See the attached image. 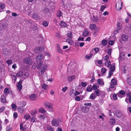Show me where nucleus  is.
Returning a JSON list of instances; mask_svg holds the SVG:
<instances>
[{
	"mask_svg": "<svg viewBox=\"0 0 131 131\" xmlns=\"http://www.w3.org/2000/svg\"><path fill=\"white\" fill-rule=\"evenodd\" d=\"M80 98L79 96H77L75 97V100L77 101H79L80 100Z\"/></svg>",
	"mask_w": 131,
	"mask_h": 131,
	"instance_id": "nucleus-60",
	"label": "nucleus"
},
{
	"mask_svg": "<svg viewBox=\"0 0 131 131\" xmlns=\"http://www.w3.org/2000/svg\"><path fill=\"white\" fill-rule=\"evenodd\" d=\"M1 102L4 103H6L7 102L5 97L3 95H2L1 97Z\"/></svg>",
	"mask_w": 131,
	"mask_h": 131,
	"instance_id": "nucleus-16",
	"label": "nucleus"
},
{
	"mask_svg": "<svg viewBox=\"0 0 131 131\" xmlns=\"http://www.w3.org/2000/svg\"><path fill=\"white\" fill-rule=\"evenodd\" d=\"M30 117V116L29 114H26L24 116V118L26 120L29 119Z\"/></svg>",
	"mask_w": 131,
	"mask_h": 131,
	"instance_id": "nucleus-25",
	"label": "nucleus"
},
{
	"mask_svg": "<svg viewBox=\"0 0 131 131\" xmlns=\"http://www.w3.org/2000/svg\"><path fill=\"white\" fill-rule=\"evenodd\" d=\"M47 128L50 131H53V128L49 126H48L47 127Z\"/></svg>",
	"mask_w": 131,
	"mask_h": 131,
	"instance_id": "nucleus-48",
	"label": "nucleus"
},
{
	"mask_svg": "<svg viewBox=\"0 0 131 131\" xmlns=\"http://www.w3.org/2000/svg\"><path fill=\"white\" fill-rule=\"evenodd\" d=\"M42 62L40 61L37 67L38 69H39L38 71V74L39 76H41L45 72L46 69L47 67V65L42 64Z\"/></svg>",
	"mask_w": 131,
	"mask_h": 131,
	"instance_id": "nucleus-1",
	"label": "nucleus"
},
{
	"mask_svg": "<svg viewBox=\"0 0 131 131\" xmlns=\"http://www.w3.org/2000/svg\"><path fill=\"white\" fill-rule=\"evenodd\" d=\"M112 49H111L110 48V49H109L107 51V52H108V53L109 54V55H111V52H112Z\"/></svg>",
	"mask_w": 131,
	"mask_h": 131,
	"instance_id": "nucleus-59",
	"label": "nucleus"
},
{
	"mask_svg": "<svg viewBox=\"0 0 131 131\" xmlns=\"http://www.w3.org/2000/svg\"><path fill=\"white\" fill-rule=\"evenodd\" d=\"M45 116L43 115H41L39 116V118L41 120L44 119L45 118Z\"/></svg>",
	"mask_w": 131,
	"mask_h": 131,
	"instance_id": "nucleus-63",
	"label": "nucleus"
},
{
	"mask_svg": "<svg viewBox=\"0 0 131 131\" xmlns=\"http://www.w3.org/2000/svg\"><path fill=\"white\" fill-rule=\"evenodd\" d=\"M96 27V25L94 24H90L89 28L91 30H95Z\"/></svg>",
	"mask_w": 131,
	"mask_h": 131,
	"instance_id": "nucleus-12",
	"label": "nucleus"
},
{
	"mask_svg": "<svg viewBox=\"0 0 131 131\" xmlns=\"http://www.w3.org/2000/svg\"><path fill=\"white\" fill-rule=\"evenodd\" d=\"M89 32L86 30H85L82 34V35L84 37H86L89 35Z\"/></svg>",
	"mask_w": 131,
	"mask_h": 131,
	"instance_id": "nucleus-13",
	"label": "nucleus"
},
{
	"mask_svg": "<svg viewBox=\"0 0 131 131\" xmlns=\"http://www.w3.org/2000/svg\"><path fill=\"white\" fill-rule=\"evenodd\" d=\"M66 42L68 43L70 45H72L73 44V41L70 39H67L66 40Z\"/></svg>",
	"mask_w": 131,
	"mask_h": 131,
	"instance_id": "nucleus-19",
	"label": "nucleus"
},
{
	"mask_svg": "<svg viewBox=\"0 0 131 131\" xmlns=\"http://www.w3.org/2000/svg\"><path fill=\"white\" fill-rule=\"evenodd\" d=\"M128 39V37L125 35H123L122 36V40L125 41H126Z\"/></svg>",
	"mask_w": 131,
	"mask_h": 131,
	"instance_id": "nucleus-14",
	"label": "nucleus"
},
{
	"mask_svg": "<svg viewBox=\"0 0 131 131\" xmlns=\"http://www.w3.org/2000/svg\"><path fill=\"white\" fill-rule=\"evenodd\" d=\"M109 44L111 45H112L114 43V41L113 40H110L109 42Z\"/></svg>",
	"mask_w": 131,
	"mask_h": 131,
	"instance_id": "nucleus-62",
	"label": "nucleus"
},
{
	"mask_svg": "<svg viewBox=\"0 0 131 131\" xmlns=\"http://www.w3.org/2000/svg\"><path fill=\"white\" fill-rule=\"evenodd\" d=\"M62 13L60 11H58L57 14V16L59 18H60L62 16Z\"/></svg>",
	"mask_w": 131,
	"mask_h": 131,
	"instance_id": "nucleus-24",
	"label": "nucleus"
},
{
	"mask_svg": "<svg viewBox=\"0 0 131 131\" xmlns=\"http://www.w3.org/2000/svg\"><path fill=\"white\" fill-rule=\"evenodd\" d=\"M37 96L36 95L34 94H32L29 97V99L32 101H34L35 100Z\"/></svg>",
	"mask_w": 131,
	"mask_h": 131,
	"instance_id": "nucleus-11",
	"label": "nucleus"
},
{
	"mask_svg": "<svg viewBox=\"0 0 131 131\" xmlns=\"http://www.w3.org/2000/svg\"><path fill=\"white\" fill-rule=\"evenodd\" d=\"M96 97V96L95 93H93L90 95L89 98L90 99L94 100Z\"/></svg>",
	"mask_w": 131,
	"mask_h": 131,
	"instance_id": "nucleus-15",
	"label": "nucleus"
},
{
	"mask_svg": "<svg viewBox=\"0 0 131 131\" xmlns=\"http://www.w3.org/2000/svg\"><path fill=\"white\" fill-rule=\"evenodd\" d=\"M97 82L100 85H103L104 83L103 80L102 79H98Z\"/></svg>",
	"mask_w": 131,
	"mask_h": 131,
	"instance_id": "nucleus-20",
	"label": "nucleus"
},
{
	"mask_svg": "<svg viewBox=\"0 0 131 131\" xmlns=\"http://www.w3.org/2000/svg\"><path fill=\"white\" fill-rule=\"evenodd\" d=\"M127 95L128 96V98H126L125 99L126 102L127 103H128V100L130 103H131V93L128 92L127 94Z\"/></svg>",
	"mask_w": 131,
	"mask_h": 131,
	"instance_id": "nucleus-7",
	"label": "nucleus"
},
{
	"mask_svg": "<svg viewBox=\"0 0 131 131\" xmlns=\"http://www.w3.org/2000/svg\"><path fill=\"white\" fill-rule=\"evenodd\" d=\"M16 79V77L15 76L13 75L12 77V80L14 83H15V82Z\"/></svg>",
	"mask_w": 131,
	"mask_h": 131,
	"instance_id": "nucleus-52",
	"label": "nucleus"
},
{
	"mask_svg": "<svg viewBox=\"0 0 131 131\" xmlns=\"http://www.w3.org/2000/svg\"><path fill=\"white\" fill-rule=\"evenodd\" d=\"M124 52H121L119 54V58L122 59L124 58Z\"/></svg>",
	"mask_w": 131,
	"mask_h": 131,
	"instance_id": "nucleus-32",
	"label": "nucleus"
},
{
	"mask_svg": "<svg viewBox=\"0 0 131 131\" xmlns=\"http://www.w3.org/2000/svg\"><path fill=\"white\" fill-rule=\"evenodd\" d=\"M92 90V88L89 86H88L86 88V91L88 92H91Z\"/></svg>",
	"mask_w": 131,
	"mask_h": 131,
	"instance_id": "nucleus-46",
	"label": "nucleus"
},
{
	"mask_svg": "<svg viewBox=\"0 0 131 131\" xmlns=\"http://www.w3.org/2000/svg\"><path fill=\"white\" fill-rule=\"evenodd\" d=\"M99 19L96 16H94L93 17V20L94 22H96L99 20Z\"/></svg>",
	"mask_w": 131,
	"mask_h": 131,
	"instance_id": "nucleus-45",
	"label": "nucleus"
},
{
	"mask_svg": "<svg viewBox=\"0 0 131 131\" xmlns=\"http://www.w3.org/2000/svg\"><path fill=\"white\" fill-rule=\"evenodd\" d=\"M42 24L45 27H47L48 25V22L46 21H43V22Z\"/></svg>",
	"mask_w": 131,
	"mask_h": 131,
	"instance_id": "nucleus-50",
	"label": "nucleus"
},
{
	"mask_svg": "<svg viewBox=\"0 0 131 131\" xmlns=\"http://www.w3.org/2000/svg\"><path fill=\"white\" fill-rule=\"evenodd\" d=\"M116 82V81L115 79H113L111 80V82L110 83L113 84L114 85H116L117 84Z\"/></svg>",
	"mask_w": 131,
	"mask_h": 131,
	"instance_id": "nucleus-27",
	"label": "nucleus"
},
{
	"mask_svg": "<svg viewBox=\"0 0 131 131\" xmlns=\"http://www.w3.org/2000/svg\"><path fill=\"white\" fill-rule=\"evenodd\" d=\"M106 69L104 68H102L101 70V72L103 73H104L106 72Z\"/></svg>",
	"mask_w": 131,
	"mask_h": 131,
	"instance_id": "nucleus-61",
	"label": "nucleus"
},
{
	"mask_svg": "<svg viewBox=\"0 0 131 131\" xmlns=\"http://www.w3.org/2000/svg\"><path fill=\"white\" fill-rule=\"evenodd\" d=\"M109 59V57L107 55H106L105 56L103 57L102 59L103 61H106L108 60Z\"/></svg>",
	"mask_w": 131,
	"mask_h": 131,
	"instance_id": "nucleus-36",
	"label": "nucleus"
},
{
	"mask_svg": "<svg viewBox=\"0 0 131 131\" xmlns=\"http://www.w3.org/2000/svg\"><path fill=\"white\" fill-rule=\"evenodd\" d=\"M60 25L62 27H65L67 26V24L65 22L61 21L60 24Z\"/></svg>",
	"mask_w": 131,
	"mask_h": 131,
	"instance_id": "nucleus-22",
	"label": "nucleus"
},
{
	"mask_svg": "<svg viewBox=\"0 0 131 131\" xmlns=\"http://www.w3.org/2000/svg\"><path fill=\"white\" fill-rule=\"evenodd\" d=\"M38 111L39 112L42 113H44L46 112V111L43 108H39L38 110Z\"/></svg>",
	"mask_w": 131,
	"mask_h": 131,
	"instance_id": "nucleus-26",
	"label": "nucleus"
},
{
	"mask_svg": "<svg viewBox=\"0 0 131 131\" xmlns=\"http://www.w3.org/2000/svg\"><path fill=\"white\" fill-rule=\"evenodd\" d=\"M43 58V56L42 54H40L37 56L36 58V60L37 61L41 60Z\"/></svg>",
	"mask_w": 131,
	"mask_h": 131,
	"instance_id": "nucleus-9",
	"label": "nucleus"
},
{
	"mask_svg": "<svg viewBox=\"0 0 131 131\" xmlns=\"http://www.w3.org/2000/svg\"><path fill=\"white\" fill-rule=\"evenodd\" d=\"M119 94L122 95H124L125 94V92L123 90H121L119 91Z\"/></svg>",
	"mask_w": 131,
	"mask_h": 131,
	"instance_id": "nucleus-58",
	"label": "nucleus"
},
{
	"mask_svg": "<svg viewBox=\"0 0 131 131\" xmlns=\"http://www.w3.org/2000/svg\"><path fill=\"white\" fill-rule=\"evenodd\" d=\"M44 47L43 46H42L40 47H38L34 49V51L36 53H39L42 50H44Z\"/></svg>",
	"mask_w": 131,
	"mask_h": 131,
	"instance_id": "nucleus-6",
	"label": "nucleus"
},
{
	"mask_svg": "<svg viewBox=\"0 0 131 131\" xmlns=\"http://www.w3.org/2000/svg\"><path fill=\"white\" fill-rule=\"evenodd\" d=\"M11 106L12 109L13 110H15L16 108V105L14 103H12V104Z\"/></svg>",
	"mask_w": 131,
	"mask_h": 131,
	"instance_id": "nucleus-43",
	"label": "nucleus"
},
{
	"mask_svg": "<svg viewBox=\"0 0 131 131\" xmlns=\"http://www.w3.org/2000/svg\"><path fill=\"white\" fill-rule=\"evenodd\" d=\"M42 88L45 90H47L48 88V86L47 85L44 84L42 86Z\"/></svg>",
	"mask_w": 131,
	"mask_h": 131,
	"instance_id": "nucleus-33",
	"label": "nucleus"
},
{
	"mask_svg": "<svg viewBox=\"0 0 131 131\" xmlns=\"http://www.w3.org/2000/svg\"><path fill=\"white\" fill-rule=\"evenodd\" d=\"M5 108V107L3 106L0 108V113L3 112Z\"/></svg>",
	"mask_w": 131,
	"mask_h": 131,
	"instance_id": "nucleus-56",
	"label": "nucleus"
},
{
	"mask_svg": "<svg viewBox=\"0 0 131 131\" xmlns=\"http://www.w3.org/2000/svg\"><path fill=\"white\" fill-rule=\"evenodd\" d=\"M115 67L114 65L112 64L110 68V70L109 71L108 78H110L113 75V72L115 70Z\"/></svg>",
	"mask_w": 131,
	"mask_h": 131,
	"instance_id": "nucleus-5",
	"label": "nucleus"
},
{
	"mask_svg": "<svg viewBox=\"0 0 131 131\" xmlns=\"http://www.w3.org/2000/svg\"><path fill=\"white\" fill-rule=\"evenodd\" d=\"M32 17L34 19L36 20H38V19H39V16L37 13H35L33 14Z\"/></svg>",
	"mask_w": 131,
	"mask_h": 131,
	"instance_id": "nucleus-18",
	"label": "nucleus"
},
{
	"mask_svg": "<svg viewBox=\"0 0 131 131\" xmlns=\"http://www.w3.org/2000/svg\"><path fill=\"white\" fill-rule=\"evenodd\" d=\"M23 74L21 71L19 72L16 74V76L18 77H21L22 76H23Z\"/></svg>",
	"mask_w": 131,
	"mask_h": 131,
	"instance_id": "nucleus-34",
	"label": "nucleus"
},
{
	"mask_svg": "<svg viewBox=\"0 0 131 131\" xmlns=\"http://www.w3.org/2000/svg\"><path fill=\"white\" fill-rule=\"evenodd\" d=\"M6 62L8 65H10L13 63L12 60H7L6 61Z\"/></svg>",
	"mask_w": 131,
	"mask_h": 131,
	"instance_id": "nucleus-40",
	"label": "nucleus"
},
{
	"mask_svg": "<svg viewBox=\"0 0 131 131\" xmlns=\"http://www.w3.org/2000/svg\"><path fill=\"white\" fill-rule=\"evenodd\" d=\"M46 108L48 110V111L50 112H52L53 111L52 105L51 104Z\"/></svg>",
	"mask_w": 131,
	"mask_h": 131,
	"instance_id": "nucleus-23",
	"label": "nucleus"
},
{
	"mask_svg": "<svg viewBox=\"0 0 131 131\" xmlns=\"http://www.w3.org/2000/svg\"><path fill=\"white\" fill-rule=\"evenodd\" d=\"M68 88L67 86H65L64 88H63L62 90L63 91V92H64L66 91L68 89Z\"/></svg>",
	"mask_w": 131,
	"mask_h": 131,
	"instance_id": "nucleus-54",
	"label": "nucleus"
},
{
	"mask_svg": "<svg viewBox=\"0 0 131 131\" xmlns=\"http://www.w3.org/2000/svg\"><path fill=\"white\" fill-rule=\"evenodd\" d=\"M127 83L129 85H131V77L129 78H128Z\"/></svg>",
	"mask_w": 131,
	"mask_h": 131,
	"instance_id": "nucleus-57",
	"label": "nucleus"
},
{
	"mask_svg": "<svg viewBox=\"0 0 131 131\" xmlns=\"http://www.w3.org/2000/svg\"><path fill=\"white\" fill-rule=\"evenodd\" d=\"M11 127L10 126H8L6 128V131H11Z\"/></svg>",
	"mask_w": 131,
	"mask_h": 131,
	"instance_id": "nucleus-53",
	"label": "nucleus"
},
{
	"mask_svg": "<svg viewBox=\"0 0 131 131\" xmlns=\"http://www.w3.org/2000/svg\"><path fill=\"white\" fill-rule=\"evenodd\" d=\"M93 54L88 55L85 56V58L87 59H90L92 57Z\"/></svg>",
	"mask_w": 131,
	"mask_h": 131,
	"instance_id": "nucleus-41",
	"label": "nucleus"
},
{
	"mask_svg": "<svg viewBox=\"0 0 131 131\" xmlns=\"http://www.w3.org/2000/svg\"><path fill=\"white\" fill-rule=\"evenodd\" d=\"M95 94L96 96H98L99 95L101 91H100L98 89L96 90L95 91Z\"/></svg>",
	"mask_w": 131,
	"mask_h": 131,
	"instance_id": "nucleus-29",
	"label": "nucleus"
},
{
	"mask_svg": "<svg viewBox=\"0 0 131 131\" xmlns=\"http://www.w3.org/2000/svg\"><path fill=\"white\" fill-rule=\"evenodd\" d=\"M60 120L58 119H53L51 121V124L52 126L56 127L58 126L59 124Z\"/></svg>",
	"mask_w": 131,
	"mask_h": 131,
	"instance_id": "nucleus-4",
	"label": "nucleus"
},
{
	"mask_svg": "<svg viewBox=\"0 0 131 131\" xmlns=\"http://www.w3.org/2000/svg\"><path fill=\"white\" fill-rule=\"evenodd\" d=\"M82 110L85 113H87L88 109L86 107H83L82 108Z\"/></svg>",
	"mask_w": 131,
	"mask_h": 131,
	"instance_id": "nucleus-38",
	"label": "nucleus"
},
{
	"mask_svg": "<svg viewBox=\"0 0 131 131\" xmlns=\"http://www.w3.org/2000/svg\"><path fill=\"white\" fill-rule=\"evenodd\" d=\"M29 76L28 74H23L22 77L25 78H27Z\"/></svg>",
	"mask_w": 131,
	"mask_h": 131,
	"instance_id": "nucleus-55",
	"label": "nucleus"
},
{
	"mask_svg": "<svg viewBox=\"0 0 131 131\" xmlns=\"http://www.w3.org/2000/svg\"><path fill=\"white\" fill-rule=\"evenodd\" d=\"M9 53L8 50L6 49H4L3 50V53L5 55H7Z\"/></svg>",
	"mask_w": 131,
	"mask_h": 131,
	"instance_id": "nucleus-30",
	"label": "nucleus"
},
{
	"mask_svg": "<svg viewBox=\"0 0 131 131\" xmlns=\"http://www.w3.org/2000/svg\"><path fill=\"white\" fill-rule=\"evenodd\" d=\"M105 65L107 67H109V66L111 65V63L110 61H107L105 62Z\"/></svg>",
	"mask_w": 131,
	"mask_h": 131,
	"instance_id": "nucleus-42",
	"label": "nucleus"
},
{
	"mask_svg": "<svg viewBox=\"0 0 131 131\" xmlns=\"http://www.w3.org/2000/svg\"><path fill=\"white\" fill-rule=\"evenodd\" d=\"M17 88L18 90H20L22 89V86L21 83L20 81H19L17 85Z\"/></svg>",
	"mask_w": 131,
	"mask_h": 131,
	"instance_id": "nucleus-21",
	"label": "nucleus"
},
{
	"mask_svg": "<svg viewBox=\"0 0 131 131\" xmlns=\"http://www.w3.org/2000/svg\"><path fill=\"white\" fill-rule=\"evenodd\" d=\"M75 77L74 76H72L69 77L68 78V79L69 81L71 82L72 80L74 79Z\"/></svg>",
	"mask_w": 131,
	"mask_h": 131,
	"instance_id": "nucleus-28",
	"label": "nucleus"
},
{
	"mask_svg": "<svg viewBox=\"0 0 131 131\" xmlns=\"http://www.w3.org/2000/svg\"><path fill=\"white\" fill-rule=\"evenodd\" d=\"M37 112V110L36 109H34L31 111L30 114L32 116H34L35 115Z\"/></svg>",
	"mask_w": 131,
	"mask_h": 131,
	"instance_id": "nucleus-17",
	"label": "nucleus"
},
{
	"mask_svg": "<svg viewBox=\"0 0 131 131\" xmlns=\"http://www.w3.org/2000/svg\"><path fill=\"white\" fill-rule=\"evenodd\" d=\"M107 43V41L105 40H103L102 41V44L104 46H106Z\"/></svg>",
	"mask_w": 131,
	"mask_h": 131,
	"instance_id": "nucleus-44",
	"label": "nucleus"
},
{
	"mask_svg": "<svg viewBox=\"0 0 131 131\" xmlns=\"http://www.w3.org/2000/svg\"><path fill=\"white\" fill-rule=\"evenodd\" d=\"M123 2L119 1L117 2L116 4V9L117 11H119L122 9Z\"/></svg>",
	"mask_w": 131,
	"mask_h": 131,
	"instance_id": "nucleus-2",
	"label": "nucleus"
},
{
	"mask_svg": "<svg viewBox=\"0 0 131 131\" xmlns=\"http://www.w3.org/2000/svg\"><path fill=\"white\" fill-rule=\"evenodd\" d=\"M110 86L109 87V90L110 91H113L115 90L116 87L115 86L116 85L110 83Z\"/></svg>",
	"mask_w": 131,
	"mask_h": 131,
	"instance_id": "nucleus-10",
	"label": "nucleus"
},
{
	"mask_svg": "<svg viewBox=\"0 0 131 131\" xmlns=\"http://www.w3.org/2000/svg\"><path fill=\"white\" fill-rule=\"evenodd\" d=\"M23 61L25 63L30 65H31L32 63V59L28 57L25 58L24 59Z\"/></svg>",
	"mask_w": 131,
	"mask_h": 131,
	"instance_id": "nucleus-3",
	"label": "nucleus"
},
{
	"mask_svg": "<svg viewBox=\"0 0 131 131\" xmlns=\"http://www.w3.org/2000/svg\"><path fill=\"white\" fill-rule=\"evenodd\" d=\"M26 103L25 102L23 101L20 102L21 106L22 107L25 106L26 105Z\"/></svg>",
	"mask_w": 131,
	"mask_h": 131,
	"instance_id": "nucleus-47",
	"label": "nucleus"
},
{
	"mask_svg": "<svg viewBox=\"0 0 131 131\" xmlns=\"http://www.w3.org/2000/svg\"><path fill=\"white\" fill-rule=\"evenodd\" d=\"M110 122L111 124H113L115 122V121L114 118H112L110 119Z\"/></svg>",
	"mask_w": 131,
	"mask_h": 131,
	"instance_id": "nucleus-37",
	"label": "nucleus"
},
{
	"mask_svg": "<svg viewBox=\"0 0 131 131\" xmlns=\"http://www.w3.org/2000/svg\"><path fill=\"white\" fill-rule=\"evenodd\" d=\"M122 114L121 111L119 110L116 111L115 113V115L116 117L120 118L122 116Z\"/></svg>",
	"mask_w": 131,
	"mask_h": 131,
	"instance_id": "nucleus-8",
	"label": "nucleus"
},
{
	"mask_svg": "<svg viewBox=\"0 0 131 131\" xmlns=\"http://www.w3.org/2000/svg\"><path fill=\"white\" fill-rule=\"evenodd\" d=\"M119 30L116 28V30L114 31V33L115 34H116L118 32H119Z\"/></svg>",
	"mask_w": 131,
	"mask_h": 131,
	"instance_id": "nucleus-64",
	"label": "nucleus"
},
{
	"mask_svg": "<svg viewBox=\"0 0 131 131\" xmlns=\"http://www.w3.org/2000/svg\"><path fill=\"white\" fill-rule=\"evenodd\" d=\"M106 8V6L105 5H102L101 7L100 8V10L102 12H103V11Z\"/></svg>",
	"mask_w": 131,
	"mask_h": 131,
	"instance_id": "nucleus-39",
	"label": "nucleus"
},
{
	"mask_svg": "<svg viewBox=\"0 0 131 131\" xmlns=\"http://www.w3.org/2000/svg\"><path fill=\"white\" fill-rule=\"evenodd\" d=\"M51 104H50V103L48 102H46L44 103V105L46 107V108L47 107H48L49 105H50Z\"/></svg>",
	"mask_w": 131,
	"mask_h": 131,
	"instance_id": "nucleus-49",
	"label": "nucleus"
},
{
	"mask_svg": "<svg viewBox=\"0 0 131 131\" xmlns=\"http://www.w3.org/2000/svg\"><path fill=\"white\" fill-rule=\"evenodd\" d=\"M117 29L120 30L121 28L120 23H118L117 25Z\"/></svg>",
	"mask_w": 131,
	"mask_h": 131,
	"instance_id": "nucleus-51",
	"label": "nucleus"
},
{
	"mask_svg": "<svg viewBox=\"0 0 131 131\" xmlns=\"http://www.w3.org/2000/svg\"><path fill=\"white\" fill-rule=\"evenodd\" d=\"M72 32L71 31H70L67 34V36L69 38H72Z\"/></svg>",
	"mask_w": 131,
	"mask_h": 131,
	"instance_id": "nucleus-35",
	"label": "nucleus"
},
{
	"mask_svg": "<svg viewBox=\"0 0 131 131\" xmlns=\"http://www.w3.org/2000/svg\"><path fill=\"white\" fill-rule=\"evenodd\" d=\"M100 29V28L99 27H98L96 28L94 32V35H97L98 32L99 31Z\"/></svg>",
	"mask_w": 131,
	"mask_h": 131,
	"instance_id": "nucleus-31",
	"label": "nucleus"
}]
</instances>
